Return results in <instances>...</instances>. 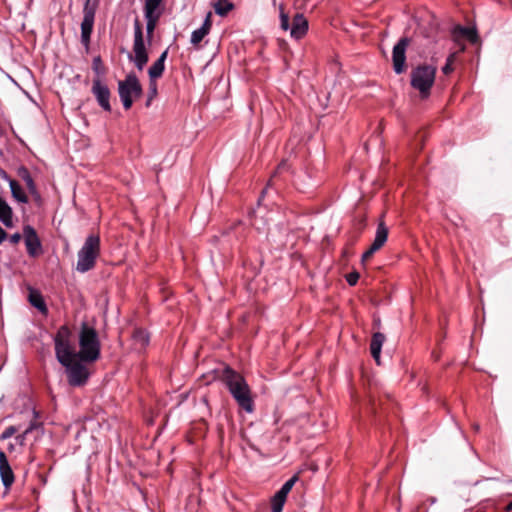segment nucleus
I'll list each match as a JSON object with an SVG mask.
<instances>
[{
	"label": "nucleus",
	"instance_id": "obj_1",
	"mask_svg": "<svg viewBox=\"0 0 512 512\" xmlns=\"http://www.w3.org/2000/svg\"><path fill=\"white\" fill-rule=\"evenodd\" d=\"M220 378L238 406L247 413H252L254 411V401L245 378L230 366L224 367Z\"/></svg>",
	"mask_w": 512,
	"mask_h": 512
},
{
	"label": "nucleus",
	"instance_id": "obj_2",
	"mask_svg": "<svg viewBox=\"0 0 512 512\" xmlns=\"http://www.w3.org/2000/svg\"><path fill=\"white\" fill-rule=\"evenodd\" d=\"M78 357L82 362H95L100 357L101 344L96 329L83 322L79 332Z\"/></svg>",
	"mask_w": 512,
	"mask_h": 512
},
{
	"label": "nucleus",
	"instance_id": "obj_3",
	"mask_svg": "<svg viewBox=\"0 0 512 512\" xmlns=\"http://www.w3.org/2000/svg\"><path fill=\"white\" fill-rule=\"evenodd\" d=\"M101 241L98 234H89L77 254L76 270L80 273H86L92 270L96 265V260L100 256Z\"/></svg>",
	"mask_w": 512,
	"mask_h": 512
},
{
	"label": "nucleus",
	"instance_id": "obj_4",
	"mask_svg": "<svg viewBox=\"0 0 512 512\" xmlns=\"http://www.w3.org/2000/svg\"><path fill=\"white\" fill-rule=\"evenodd\" d=\"M436 69L432 65H418L411 71V86L418 90L423 98L430 94V90L434 84Z\"/></svg>",
	"mask_w": 512,
	"mask_h": 512
},
{
	"label": "nucleus",
	"instance_id": "obj_5",
	"mask_svg": "<svg viewBox=\"0 0 512 512\" xmlns=\"http://www.w3.org/2000/svg\"><path fill=\"white\" fill-rule=\"evenodd\" d=\"M99 7V0H85L83 5V19L80 24V42L88 53L91 44V36L94 29L95 16Z\"/></svg>",
	"mask_w": 512,
	"mask_h": 512
},
{
	"label": "nucleus",
	"instance_id": "obj_6",
	"mask_svg": "<svg viewBox=\"0 0 512 512\" xmlns=\"http://www.w3.org/2000/svg\"><path fill=\"white\" fill-rule=\"evenodd\" d=\"M71 330L62 325L54 336L55 355L61 365H66L70 359L78 357L70 343Z\"/></svg>",
	"mask_w": 512,
	"mask_h": 512
},
{
	"label": "nucleus",
	"instance_id": "obj_7",
	"mask_svg": "<svg viewBox=\"0 0 512 512\" xmlns=\"http://www.w3.org/2000/svg\"><path fill=\"white\" fill-rule=\"evenodd\" d=\"M142 93V86L133 72L127 74L125 79L118 83V94L125 110H129L133 105V98H139Z\"/></svg>",
	"mask_w": 512,
	"mask_h": 512
},
{
	"label": "nucleus",
	"instance_id": "obj_8",
	"mask_svg": "<svg viewBox=\"0 0 512 512\" xmlns=\"http://www.w3.org/2000/svg\"><path fill=\"white\" fill-rule=\"evenodd\" d=\"M478 34L475 27H467L461 26L459 24L453 25L450 27V43L453 45L450 46V50H454L453 53H450V58H452L453 54L456 52L462 51L465 48V42L477 43ZM452 59H450V63ZM452 68L450 67V71Z\"/></svg>",
	"mask_w": 512,
	"mask_h": 512
},
{
	"label": "nucleus",
	"instance_id": "obj_9",
	"mask_svg": "<svg viewBox=\"0 0 512 512\" xmlns=\"http://www.w3.org/2000/svg\"><path fill=\"white\" fill-rule=\"evenodd\" d=\"M133 53L134 56L128 55L129 60L133 61L138 70H143L149 60V55L144 42L142 25L137 18L134 21Z\"/></svg>",
	"mask_w": 512,
	"mask_h": 512
},
{
	"label": "nucleus",
	"instance_id": "obj_10",
	"mask_svg": "<svg viewBox=\"0 0 512 512\" xmlns=\"http://www.w3.org/2000/svg\"><path fill=\"white\" fill-rule=\"evenodd\" d=\"M143 11L146 20L147 39L150 42L157 23L164 12L163 0H145Z\"/></svg>",
	"mask_w": 512,
	"mask_h": 512
},
{
	"label": "nucleus",
	"instance_id": "obj_11",
	"mask_svg": "<svg viewBox=\"0 0 512 512\" xmlns=\"http://www.w3.org/2000/svg\"><path fill=\"white\" fill-rule=\"evenodd\" d=\"M66 369L69 385L73 387L84 386L90 376L86 366L78 361L76 358L70 359L66 365H62Z\"/></svg>",
	"mask_w": 512,
	"mask_h": 512
},
{
	"label": "nucleus",
	"instance_id": "obj_12",
	"mask_svg": "<svg viewBox=\"0 0 512 512\" xmlns=\"http://www.w3.org/2000/svg\"><path fill=\"white\" fill-rule=\"evenodd\" d=\"M410 39L402 37L394 45L392 51V64L393 70L396 74L400 75L406 70V50L409 46Z\"/></svg>",
	"mask_w": 512,
	"mask_h": 512
},
{
	"label": "nucleus",
	"instance_id": "obj_13",
	"mask_svg": "<svg viewBox=\"0 0 512 512\" xmlns=\"http://www.w3.org/2000/svg\"><path fill=\"white\" fill-rule=\"evenodd\" d=\"M91 92L94 95L98 105L105 112H111L112 108L110 104V89L107 84L103 83L99 77H95L93 79Z\"/></svg>",
	"mask_w": 512,
	"mask_h": 512
},
{
	"label": "nucleus",
	"instance_id": "obj_14",
	"mask_svg": "<svg viewBox=\"0 0 512 512\" xmlns=\"http://www.w3.org/2000/svg\"><path fill=\"white\" fill-rule=\"evenodd\" d=\"M388 233H389L388 227L386 226V224L384 223L383 220H380L377 225L375 237H374L372 244L362 254L361 259L363 262L370 259L374 255V253H376L378 250H380L384 246V244L386 243V241L388 239Z\"/></svg>",
	"mask_w": 512,
	"mask_h": 512
},
{
	"label": "nucleus",
	"instance_id": "obj_15",
	"mask_svg": "<svg viewBox=\"0 0 512 512\" xmlns=\"http://www.w3.org/2000/svg\"><path fill=\"white\" fill-rule=\"evenodd\" d=\"M23 237L28 255L30 257L39 256L42 253V244L36 230L30 225H25Z\"/></svg>",
	"mask_w": 512,
	"mask_h": 512
},
{
	"label": "nucleus",
	"instance_id": "obj_16",
	"mask_svg": "<svg viewBox=\"0 0 512 512\" xmlns=\"http://www.w3.org/2000/svg\"><path fill=\"white\" fill-rule=\"evenodd\" d=\"M308 31V21L301 13H296L293 17L290 35L292 38L299 40L303 38Z\"/></svg>",
	"mask_w": 512,
	"mask_h": 512
},
{
	"label": "nucleus",
	"instance_id": "obj_17",
	"mask_svg": "<svg viewBox=\"0 0 512 512\" xmlns=\"http://www.w3.org/2000/svg\"><path fill=\"white\" fill-rule=\"evenodd\" d=\"M0 476L5 488H9L13 484L14 473L3 451H0Z\"/></svg>",
	"mask_w": 512,
	"mask_h": 512
},
{
	"label": "nucleus",
	"instance_id": "obj_18",
	"mask_svg": "<svg viewBox=\"0 0 512 512\" xmlns=\"http://www.w3.org/2000/svg\"><path fill=\"white\" fill-rule=\"evenodd\" d=\"M386 337L381 332H375L372 335L371 342H370V353L375 362L379 365L380 364V355L383 343L385 342Z\"/></svg>",
	"mask_w": 512,
	"mask_h": 512
},
{
	"label": "nucleus",
	"instance_id": "obj_19",
	"mask_svg": "<svg viewBox=\"0 0 512 512\" xmlns=\"http://www.w3.org/2000/svg\"><path fill=\"white\" fill-rule=\"evenodd\" d=\"M28 300L29 303L42 314L46 315L48 313V308L45 303V300L39 291L30 290Z\"/></svg>",
	"mask_w": 512,
	"mask_h": 512
},
{
	"label": "nucleus",
	"instance_id": "obj_20",
	"mask_svg": "<svg viewBox=\"0 0 512 512\" xmlns=\"http://www.w3.org/2000/svg\"><path fill=\"white\" fill-rule=\"evenodd\" d=\"M0 221L8 228L13 227V211L8 203L0 197Z\"/></svg>",
	"mask_w": 512,
	"mask_h": 512
},
{
	"label": "nucleus",
	"instance_id": "obj_21",
	"mask_svg": "<svg viewBox=\"0 0 512 512\" xmlns=\"http://www.w3.org/2000/svg\"><path fill=\"white\" fill-rule=\"evenodd\" d=\"M5 178L9 181V186H10L12 197L19 203H23V204L28 203L29 199H28L27 195L25 194V192L23 191L20 184L16 180L10 179L7 176H5Z\"/></svg>",
	"mask_w": 512,
	"mask_h": 512
},
{
	"label": "nucleus",
	"instance_id": "obj_22",
	"mask_svg": "<svg viewBox=\"0 0 512 512\" xmlns=\"http://www.w3.org/2000/svg\"><path fill=\"white\" fill-rule=\"evenodd\" d=\"M17 175L25 182L29 192H36V184L31 176L29 169L25 166H20L17 169Z\"/></svg>",
	"mask_w": 512,
	"mask_h": 512
},
{
	"label": "nucleus",
	"instance_id": "obj_23",
	"mask_svg": "<svg viewBox=\"0 0 512 512\" xmlns=\"http://www.w3.org/2000/svg\"><path fill=\"white\" fill-rule=\"evenodd\" d=\"M215 13L221 17L226 16L234 7L228 0H217L213 4Z\"/></svg>",
	"mask_w": 512,
	"mask_h": 512
},
{
	"label": "nucleus",
	"instance_id": "obj_24",
	"mask_svg": "<svg viewBox=\"0 0 512 512\" xmlns=\"http://www.w3.org/2000/svg\"><path fill=\"white\" fill-rule=\"evenodd\" d=\"M132 338L141 348L146 347L149 344V334L142 328L135 329L133 331Z\"/></svg>",
	"mask_w": 512,
	"mask_h": 512
},
{
	"label": "nucleus",
	"instance_id": "obj_25",
	"mask_svg": "<svg viewBox=\"0 0 512 512\" xmlns=\"http://www.w3.org/2000/svg\"><path fill=\"white\" fill-rule=\"evenodd\" d=\"M165 70V64L162 61L156 60L148 69L149 79L156 81L160 78Z\"/></svg>",
	"mask_w": 512,
	"mask_h": 512
},
{
	"label": "nucleus",
	"instance_id": "obj_26",
	"mask_svg": "<svg viewBox=\"0 0 512 512\" xmlns=\"http://www.w3.org/2000/svg\"><path fill=\"white\" fill-rule=\"evenodd\" d=\"M287 169H288V164H287V162H286L285 160L281 161V163H279V165L277 166V168H276L275 172L273 173V175H272V176H271V178L269 179L268 184H267V187H266V188H264V189L262 190V192H261V196H260V197H259V199H258V204H260L261 199H262V198H263V196L266 194L268 187H270V186L273 184L274 178H275L278 174L282 173L283 171H285V170H287Z\"/></svg>",
	"mask_w": 512,
	"mask_h": 512
},
{
	"label": "nucleus",
	"instance_id": "obj_27",
	"mask_svg": "<svg viewBox=\"0 0 512 512\" xmlns=\"http://www.w3.org/2000/svg\"><path fill=\"white\" fill-rule=\"evenodd\" d=\"M92 70L94 73L101 79V77L105 76L107 70L106 67L102 61V58L100 55L95 56L92 60Z\"/></svg>",
	"mask_w": 512,
	"mask_h": 512
},
{
	"label": "nucleus",
	"instance_id": "obj_28",
	"mask_svg": "<svg viewBox=\"0 0 512 512\" xmlns=\"http://www.w3.org/2000/svg\"><path fill=\"white\" fill-rule=\"evenodd\" d=\"M286 497L279 494L278 492L271 499V511L272 512H282L283 506L286 502Z\"/></svg>",
	"mask_w": 512,
	"mask_h": 512
},
{
	"label": "nucleus",
	"instance_id": "obj_29",
	"mask_svg": "<svg viewBox=\"0 0 512 512\" xmlns=\"http://www.w3.org/2000/svg\"><path fill=\"white\" fill-rule=\"evenodd\" d=\"M299 480V477L297 474L293 475L290 479H288L282 487L277 491L279 494L285 496L287 498V495L292 490L295 483Z\"/></svg>",
	"mask_w": 512,
	"mask_h": 512
},
{
	"label": "nucleus",
	"instance_id": "obj_30",
	"mask_svg": "<svg viewBox=\"0 0 512 512\" xmlns=\"http://www.w3.org/2000/svg\"><path fill=\"white\" fill-rule=\"evenodd\" d=\"M34 420H32L28 427L23 432V437L29 435L33 430H36L42 426V423L38 422L37 419L40 417L39 412L33 409Z\"/></svg>",
	"mask_w": 512,
	"mask_h": 512
},
{
	"label": "nucleus",
	"instance_id": "obj_31",
	"mask_svg": "<svg viewBox=\"0 0 512 512\" xmlns=\"http://www.w3.org/2000/svg\"><path fill=\"white\" fill-rule=\"evenodd\" d=\"M235 231L236 238L238 241H242V239L245 237V228L241 222H237L233 224L225 233L229 234L230 231Z\"/></svg>",
	"mask_w": 512,
	"mask_h": 512
},
{
	"label": "nucleus",
	"instance_id": "obj_32",
	"mask_svg": "<svg viewBox=\"0 0 512 512\" xmlns=\"http://www.w3.org/2000/svg\"><path fill=\"white\" fill-rule=\"evenodd\" d=\"M206 35H208V33L205 32L204 28H198L194 30L191 34V44L194 46L198 45Z\"/></svg>",
	"mask_w": 512,
	"mask_h": 512
},
{
	"label": "nucleus",
	"instance_id": "obj_33",
	"mask_svg": "<svg viewBox=\"0 0 512 512\" xmlns=\"http://www.w3.org/2000/svg\"><path fill=\"white\" fill-rule=\"evenodd\" d=\"M157 95V84L155 81L150 80L148 98L145 103L146 107H149L153 98Z\"/></svg>",
	"mask_w": 512,
	"mask_h": 512
},
{
	"label": "nucleus",
	"instance_id": "obj_34",
	"mask_svg": "<svg viewBox=\"0 0 512 512\" xmlns=\"http://www.w3.org/2000/svg\"><path fill=\"white\" fill-rule=\"evenodd\" d=\"M280 27L287 31L289 28H291L289 16L284 13L283 9L280 10Z\"/></svg>",
	"mask_w": 512,
	"mask_h": 512
},
{
	"label": "nucleus",
	"instance_id": "obj_35",
	"mask_svg": "<svg viewBox=\"0 0 512 512\" xmlns=\"http://www.w3.org/2000/svg\"><path fill=\"white\" fill-rule=\"evenodd\" d=\"M16 432H17V428L15 426H8L2 432L0 438L2 440L8 439V438L12 437Z\"/></svg>",
	"mask_w": 512,
	"mask_h": 512
},
{
	"label": "nucleus",
	"instance_id": "obj_36",
	"mask_svg": "<svg viewBox=\"0 0 512 512\" xmlns=\"http://www.w3.org/2000/svg\"><path fill=\"white\" fill-rule=\"evenodd\" d=\"M359 280V273L358 272H351L349 274H347L346 276V281L347 283L350 285V286H354L357 284Z\"/></svg>",
	"mask_w": 512,
	"mask_h": 512
},
{
	"label": "nucleus",
	"instance_id": "obj_37",
	"mask_svg": "<svg viewBox=\"0 0 512 512\" xmlns=\"http://www.w3.org/2000/svg\"><path fill=\"white\" fill-rule=\"evenodd\" d=\"M211 12H208L206 15L204 22L200 28H204L205 32L209 34L211 27H212V21H211Z\"/></svg>",
	"mask_w": 512,
	"mask_h": 512
},
{
	"label": "nucleus",
	"instance_id": "obj_38",
	"mask_svg": "<svg viewBox=\"0 0 512 512\" xmlns=\"http://www.w3.org/2000/svg\"><path fill=\"white\" fill-rule=\"evenodd\" d=\"M21 237V234L16 232L10 236L9 240L12 244H18L21 240Z\"/></svg>",
	"mask_w": 512,
	"mask_h": 512
},
{
	"label": "nucleus",
	"instance_id": "obj_39",
	"mask_svg": "<svg viewBox=\"0 0 512 512\" xmlns=\"http://www.w3.org/2000/svg\"><path fill=\"white\" fill-rule=\"evenodd\" d=\"M29 193L32 195L34 201L37 204L40 205L42 203V197H41V195H40V193H39V191L37 189H36V192H29Z\"/></svg>",
	"mask_w": 512,
	"mask_h": 512
},
{
	"label": "nucleus",
	"instance_id": "obj_40",
	"mask_svg": "<svg viewBox=\"0 0 512 512\" xmlns=\"http://www.w3.org/2000/svg\"><path fill=\"white\" fill-rule=\"evenodd\" d=\"M169 52V47L166 48L159 56L157 60L162 61L165 64Z\"/></svg>",
	"mask_w": 512,
	"mask_h": 512
},
{
	"label": "nucleus",
	"instance_id": "obj_41",
	"mask_svg": "<svg viewBox=\"0 0 512 512\" xmlns=\"http://www.w3.org/2000/svg\"><path fill=\"white\" fill-rule=\"evenodd\" d=\"M442 72L444 75H448V70H449V67H448V58H446L445 60V63L443 64L442 68H441Z\"/></svg>",
	"mask_w": 512,
	"mask_h": 512
},
{
	"label": "nucleus",
	"instance_id": "obj_42",
	"mask_svg": "<svg viewBox=\"0 0 512 512\" xmlns=\"http://www.w3.org/2000/svg\"><path fill=\"white\" fill-rule=\"evenodd\" d=\"M7 233L5 230L0 226V244L6 239Z\"/></svg>",
	"mask_w": 512,
	"mask_h": 512
},
{
	"label": "nucleus",
	"instance_id": "obj_43",
	"mask_svg": "<svg viewBox=\"0 0 512 512\" xmlns=\"http://www.w3.org/2000/svg\"><path fill=\"white\" fill-rule=\"evenodd\" d=\"M507 510H508V511H511V510H512V502L508 504V506H507Z\"/></svg>",
	"mask_w": 512,
	"mask_h": 512
}]
</instances>
